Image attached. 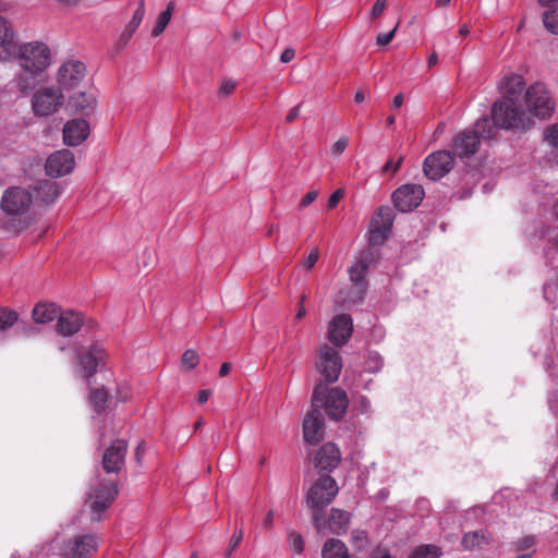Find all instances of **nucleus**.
<instances>
[{
    "mask_svg": "<svg viewBox=\"0 0 558 558\" xmlns=\"http://www.w3.org/2000/svg\"><path fill=\"white\" fill-rule=\"evenodd\" d=\"M524 87L525 80L520 74H509L500 82L502 99L492 108V120L496 126L522 132L534 125V120L519 105Z\"/></svg>",
    "mask_w": 558,
    "mask_h": 558,
    "instance_id": "f257e3e1",
    "label": "nucleus"
},
{
    "mask_svg": "<svg viewBox=\"0 0 558 558\" xmlns=\"http://www.w3.org/2000/svg\"><path fill=\"white\" fill-rule=\"evenodd\" d=\"M19 65L26 72L27 76L16 78L17 88L26 94L35 86V77L45 72L51 62V51L41 41H31L17 46L15 56Z\"/></svg>",
    "mask_w": 558,
    "mask_h": 558,
    "instance_id": "f03ea898",
    "label": "nucleus"
},
{
    "mask_svg": "<svg viewBox=\"0 0 558 558\" xmlns=\"http://www.w3.org/2000/svg\"><path fill=\"white\" fill-rule=\"evenodd\" d=\"M494 121L488 118L478 119L471 130H465L457 134L453 138L452 148L456 155L461 158L475 154L481 141H490L497 134Z\"/></svg>",
    "mask_w": 558,
    "mask_h": 558,
    "instance_id": "7ed1b4c3",
    "label": "nucleus"
},
{
    "mask_svg": "<svg viewBox=\"0 0 558 558\" xmlns=\"http://www.w3.org/2000/svg\"><path fill=\"white\" fill-rule=\"evenodd\" d=\"M523 100L524 112L539 120H547L553 117L556 110V101L548 86L543 82H535L525 88Z\"/></svg>",
    "mask_w": 558,
    "mask_h": 558,
    "instance_id": "20e7f679",
    "label": "nucleus"
},
{
    "mask_svg": "<svg viewBox=\"0 0 558 558\" xmlns=\"http://www.w3.org/2000/svg\"><path fill=\"white\" fill-rule=\"evenodd\" d=\"M347 393L339 388H329L324 384L316 385L313 398L312 408H323L327 415L335 421L342 418L348 409Z\"/></svg>",
    "mask_w": 558,
    "mask_h": 558,
    "instance_id": "39448f33",
    "label": "nucleus"
},
{
    "mask_svg": "<svg viewBox=\"0 0 558 558\" xmlns=\"http://www.w3.org/2000/svg\"><path fill=\"white\" fill-rule=\"evenodd\" d=\"M338 490L339 487L336 480L326 474L320 475V477L308 488L306 493V505L314 512V525L318 530L320 529V520L317 512L332 502Z\"/></svg>",
    "mask_w": 558,
    "mask_h": 558,
    "instance_id": "423d86ee",
    "label": "nucleus"
},
{
    "mask_svg": "<svg viewBox=\"0 0 558 558\" xmlns=\"http://www.w3.org/2000/svg\"><path fill=\"white\" fill-rule=\"evenodd\" d=\"M117 495L118 489L114 483L99 482L89 494L92 519L101 520L102 513L110 507Z\"/></svg>",
    "mask_w": 558,
    "mask_h": 558,
    "instance_id": "0eeeda50",
    "label": "nucleus"
},
{
    "mask_svg": "<svg viewBox=\"0 0 558 558\" xmlns=\"http://www.w3.org/2000/svg\"><path fill=\"white\" fill-rule=\"evenodd\" d=\"M424 189L420 184L408 183L398 187L392 194L395 207L401 213H409L420 206L424 198Z\"/></svg>",
    "mask_w": 558,
    "mask_h": 558,
    "instance_id": "6e6552de",
    "label": "nucleus"
},
{
    "mask_svg": "<svg viewBox=\"0 0 558 558\" xmlns=\"http://www.w3.org/2000/svg\"><path fill=\"white\" fill-rule=\"evenodd\" d=\"M33 202L32 194L22 187L8 189L1 199V207L8 215L20 216L28 211Z\"/></svg>",
    "mask_w": 558,
    "mask_h": 558,
    "instance_id": "1a4fd4ad",
    "label": "nucleus"
},
{
    "mask_svg": "<svg viewBox=\"0 0 558 558\" xmlns=\"http://www.w3.org/2000/svg\"><path fill=\"white\" fill-rule=\"evenodd\" d=\"M454 165V156L449 150H438L428 155L424 160V173L430 180L445 177Z\"/></svg>",
    "mask_w": 558,
    "mask_h": 558,
    "instance_id": "9d476101",
    "label": "nucleus"
},
{
    "mask_svg": "<svg viewBox=\"0 0 558 558\" xmlns=\"http://www.w3.org/2000/svg\"><path fill=\"white\" fill-rule=\"evenodd\" d=\"M317 368L327 381H337L342 369V361L338 351L327 344L323 345L319 350Z\"/></svg>",
    "mask_w": 558,
    "mask_h": 558,
    "instance_id": "9b49d317",
    "label": "nucleus"
},
{
    "mask_svg": "<svg viewBox=\"0 0 558 558\" xmlns=\"http://www.w3.org/2000/svg\"><path fill=\"white\" fill-rule=\"evenodd\" d=\"M106 356L104 347L97 342L93 343L86 352L78 354L77 364L88 384L98 368L105 365Z\"/></svg>",
    "mask_w": 558,
    "mask_h": 558,
    "instance_id": "f8f14e48",
    "label": "nucleus"
},
{
    "mask_svg": "<svg viewBox=\"0 0 558 558\" xmlns=\"http://www.w3.org/2000/svg\"><path fill=\"white\" fill-rule=\"evenodd\" d=\"M368 267L369 263L361 258L353 263L349 268V276L352 282V296H350V299L348 300L349 303L357 304L363 300V296L367 290V282L365 280V277L367 275Z\"/></svg>",
    "mask_w": 558,
    "mask_h": 558,
    "instance_id": "ddd939ff",
    "label": "nucleus"
},
{
    "mask_svg": "<svg viewBox=\"0 0 558 558\" xmlns=\"http://www.w3.org/2000/svg\"><path fill=\"white\" fill-rule=\"evenodd\" d=\"M62 101L63 95L59 89L45 88L34 95L33 109L35 114L47 117L56 112Z\"/></svg>",
    "mask_w": 558,
    "mask_h": 558,
    "instance_id": "4468645a",
    "label": "nucleus"
},
{
    "mask_svg": "<svg viewBox=\"0 0 558 558\" xmlns=\"http://www.w3.org/2000/svg\"><path fill=\"white\" fill-rule=\"evenodd\" d=\"M75 166L74 155L69 149L52 153L46 160V172L51 178H59L70 173Z\"/></svg>",
    "mask_w": 558,
    "mask_h": 558,
    "instance_id": "2eb2a0df",
    "label": "nucleus"
},
{
    "mask_svg": "<svg viewBox=\"0 0 558 558\" xmlns=\"http://www.w3.org/2000/svg\"><path fill=\"white\" fill-rule=\"evenodd\" d=\"M353 331L352 318L347 314L336 315L328 325V339L337 345L347 343Z\"/></svg>",
    "mask_w": 558,
    "mask_h": 558,
    "instance_id": "dca6fc26",
    "label": "nucleus"
},
{
    "mask_svg": "<svg viewBox=\"0 0 558 558\" xmlns=\"http://www.w3.org/2000/svg\"><path fill=\"white\" fill-rule=\"evenodd\" d=\"M325 434V420L320 410L312 408L303 421V437L306 444L316 445Z\"/></svg>",
    "mask_w": 558,
    "mask_h": 558,
    "instance_id": "f3484780",
    "label": "nucleus"
},
{
    "mask_svg": "<svg viewBox=\"0 0 558 558\" xmlns=\"http://www.w3.org/2000/svg\"><path fill=\"white\" fill-rule=\"evenodd\" d=\"M392 226V217L389 208H379L371 222L369 244L378 245L386 241Z\"/></svg>",
    "mask_w": 558,
    "mask_h": 558,
    "instance_id": "a211bd4d",
    "label": "nucleus"
},
{
    "mask_svg": "<svg viewBox=\"0 0 558 558\" xmlns=\"http://www.w3.org/2000/svg\"><path fill=\"white\" fill-rule=\"evenodd\" d=\"M86 66L81 61H68L58 71V83L65 89L75 88L85 77Z\"/></svg>",
    "mask_w": 558,
    "mask_h": 558,
    "instance_id": "6ab92c4d",
    "label": "nucleus"
},
{
    "mask_svg": "<svg viewBox=\"0 0 558 558\" xmlns=\"http://www.w3.org/2000/svg\"><path fill=\"white\" fill-rule=\"evenodd\" d=\"M340 460L341 453L339 448L332 442H327L316 453L315 468L318 473L331 472L338 466Z\"/></svg>",
    "mask_w": 558,
    "mask_h": 558,
    "instance_id": "aec40b11",
    "label": "nucleus"
},
{
    "mask_svg": "<svg viewBox=\"0 0 558 558\" xmlns=\"http://www.w3.org/2000/svg\"><path fill=\"white\" fill-rule=\"evenodd\" d=\"M126 442L124 440H116L106 449L102 458V466L106 472H119L124 464L126 453Z\"/></svg>",
    "mask_w": 558,
    "mask_h": 558,
    "instance_id": "412c9836",
    "label": "nucleus"
},
{
    "mask_svg": "<svg viewBox=\"0 0 558 558\" xmlns=\"http://www.w3.org/2000/svg\"><path fill=\"white\" fill-rule=\"evenodd\" d=\"M89 124L84 119H73L63 126V141L68 146H77L89 135Z\"/></svg>",
    "mask_w": 558,
    "mask_h": 558,
    "instance_id": "4be33fe9",
    "label": "nucleus"
},
{
    "mask_svg": "<svg viewBox=\"0 0 558 558\" xmlns=\"http://www.w3.org/2000/svg\"><path fill=\"white\" fill-rule=\"evenodd\" d=\"M97 549V541L93 535H83L69 542L64 555L73 558H87Z\"/></svg>",
    "mask_w": 558,
    "mask_h": 558,
    "instance_id": "5701e85b",
    "label": "nucleus"
},
{
    "mask_svg": "<svg viewBox=\"0 0 558 558\" xmlns=\"http://www.w3.org/2000/svg\"><path fill=\"white\" fill-rule=\"evenodd\" d=\"M83 326V317L80 313L66 311L60 314L57 330L60 335L69 337L76 333Z\"/></svg>",
    "mask_w": 558,
    "mask_h": 558,
    "instance_id": "b1692460",
    "label": "nucleus"
},
{
    "mask_svg": "<svg viewBox=\"0 0 558 558\" xmlns=\"http://www.w3.org/2000/svg\"><path fill=\"white\" fill-rule=\"evenodd\" d=\"M15 50L16 44L11 25L4 17L0 16V53L7 60L15 56Z\"/></svg>",
    "mask_w": 558,
    "mask_h": 558,
    "instance_id": "393cba45",
    "label": "nucleus"
},
{
    "mask_svg": "<svg viewBox=\"0 0 558 558\" xmlns=\"http://www.w3.org/2000/svg\"><path fill=\"white\" fill-rule=\"evenodd\" d=\"M35 191L38 199L46 205L52 204L60 195L59 184L52 180L39 181Z\"/></svg>",
    "mask_w": 558,
    "mask_h": 558,
    "instance_id": "a878e982",
    "label": "nucleus"
},
{
    "mask_svg": "<svg viewBox=\"0 0 558 558\" xmlns=\"http://www.w3.org/2000/svg\"><path fill=\"white\" fill-rule=\"evenodd\" d=\"M350 523V514L344 510L331 509L329 515V529L331 533L340 535L347 531Z\"/></svg>",
    "mask_w": 558,
    "mask_h": 558,
    "instance_id": "bb28decb",
    "label": "nucleus"
},
{
    "mask_svg": "<svg viewBox=\"0 0 558 558\" xmlns=\"http://www.w3.org/2000/svg\"><path fill=\"white\" fill-rule=\"evenodd\" d=\"M58 315V307L53 303H38L33 310V318L38 324L52 322Z\"/></svg>",
    "mask_w": 558,
    "mask_h": 558,
    "instance_id": "cd10ccee",
    "label": "nucleus"
},
{
    "mask_svg": "<svg viewBox=\"0 0 558 558\" xmlns=\"http://www.w3.org/2000/svg\"><path fill=\"white\" fill-rule=\"evenodd\" d=\"M489 543V536L484 531H474L465 533L462 537L461 545L464 550L481 549L483 545Z\"/></svg>",
    "mask_w": 558,
    "mask_h": 558,
    "instance_id": "c85d7f7f",
    "label": "nucleus"
},
{
    "mask_svg": "<svg viewBox=\"0 0 558 558\" xmlns=\"http://www.w3.org/2000/svg\"><path fill=\"white\" fill-rule=\"evenodd\" d=\"M70 104L77 111H93L95 98L92 94L77 93L71 97Z\"/></svg>",
    "mask_w": 558,
    "mask_h": 558,
    "instance_id": "c756f323",
    "label": "nucleus"
},
{
    "mask_svg": "<svg viewBox=\"0 0 558 558\" xmlns=\"http://www.w3.org/2000/svg\"><path fill=\"white\" fill-rule=\"evenodd\" d=\"M144 16H145V3H144V0H141L135 12L133 13L131 21L125 26L123 36H126L128 38H130L135 33V31L138 28L141 23L143 22Z\"/></svg>",
    "mask_w": 558,
    "mask_h": 558,
    "instance_id": "7c9ffc66",
    "label": "nucleus"
},
{
    "mask_svg": "<svg viewBox=\"0 0 558 558\" xmlns=\"http://www.w3.org/2000/svg\"><path fill=\"white\" fill-rule=\"evenodd\" d=\"M173 8L174 3L171 1L168 3L167 9L159 14L156 25L151 31L154 37L159 36L165 31L171 20Z\"/></svg>",
    "mask_w": 558,
    "mask_h": 558,
    "instance_id": "2f4dec72",
    "label": "nucleus"
},
{
    "mask_svg": "<svg viewBox=\"0 0 558 558\" xmlns=\"http://www.w3.org/2000/svg\"><path fill=\"white\" fill-rule=\"evenodd\" d=\"M108 400V393L104 387L96 388L89 392V402L97 412H101L106 409Z\"/></svg>",
    "mask_w": 558,
    "mask_h": 558,
    "instance_id": "473e14b6",
    "label": "nucleus"
},
{
    "mask_svg": "<svg viewBox=\"0 0 558 558\" xmlns=\"http://www.w3.org/2000/svg\"><path fill=\"white\" fill-rule=\"evenodd\" d=\"M441 551L435 545H424L416 548L410 558H440Z\"/></svg>",
    "mask_w": 558,
    "mask_h": 558,
    "instance_id": "72a5a7b5",
    "label": "nucleus"
},
{
    "mask_svg": "<svg viewBox=\"0 0 558 558\" xmlns=\"http://www.w3.org/2000/svg\"><path fill=\"white\" fill-rule=\"evenodd\" d=\"M17 322V313L8 307H0V331H4Z\"/></svg>",
    "mask_w": 558,
    "mask_h": 558,
    "instance_id": "f704fd0d",
    "label": "nucleus"
},
{
    "mask_svg": "<svg viewBox=\"0 0 558 558\" xmlns=\"http://www.w3.org/2000/svg\"><path fill=\"white\" fill-rule=\"evenodd\" d=\"M543 23L548 32L558 35V9L546 11L543 14Z\"/></svg>",
    "mask_w": 558,
    "mask_h": 558,
    "instance_id": "c9c22d12",
    "label": "nucleus"
},
{
    "mask_svg": "<svg viewBox=\"0 0 558 558\" xmlns=\"http://www.w3.org/2000/svg\"><path fill=\"white\" fill-rule=\"evenodd\" d=\"M384 365L381 356L377 352H369L365 361V369L369 373H377Z\"/></svg>",
    "mask_w": 558,
    "mask_h": 558,
    "instance_id": "e433bc0d",
    "label": "nucleus"
},
{
    "mask_svg": "<svg viewBox=\"0 0 558 558\" xmlns=\"http://www.w3.org/2000/svg\"><path fill=\"white\" fill-rule=\"evenodd\" d=\"M288 543L290 546V549L295 554H302L304 550V541L300 533H296L294 531L289 532L288 534Z\"/></svg>",
    "mask_w": 558,
    "mask_h": 558,
    "instance_id": "4c0bfd02",
    "label": "nucleus"
},
{
    "mask_svg": "<svg viewBox=\"0 0 558 558\" xmlns=\"http://www.w3.org/2000/svg\"><path fill=\"white\" fill-rule=\"evenodd\" d=\"M181 362L182 366L190 371L197 366L199 356L195 350L189 349L183 353Z\"/></svg>",
    "mask_w": 558,
    "mask_h": 558,
    "instance_id": "58836bf2",
    "label": "nucleus"
},
{
    "mask_svg": "<svg viewBox=\"0 0 558 558\" xmlns=\"http://www.w3.org/2000/svg\"><path fill=\"white\" fill-rule=\"evenodd\" d=\"M352 544L356 550H364L368 544V536L365 531L355 530L352 532Z\"/></svg>",
    "mask_w": 558,
    "mask_h": 558,
    "instance_id": "ea45409f",
    "label": "nucleus"
},
{
    "mask_svg": "<svg viewBox=\"0 0 558 558\" xmlns=\"http://www.w3.org/2000/svg\"><path fill=\"white\" fill-rule=\"evenodd\" d=\"M544 141L548 145L558 148V123L551 124L545 129Z\"/></svg>",
    "mask_w": 558,
    "mask_h": 558,
    "instance_id": "a19ab883",
    "label": "nucleus"
},
{
    "mask_svg": "<svg viewBox=\"0 0 558 558\" xmlns=\"http://www.w3.org/2000/svg\"><path fill=\"white\" fill-rule=\"evenodd\" d=\"M398 26H399V23L390 32L378 34L377 37H376L377 45L386 46V45L390 44L391 40L393 39L395 35H396Z\"/></svg>",
    "mask_w": 558,
    "mask_h": 558,
    "instance_id": "79ce46f5",
    "label": "nucleus"
},
{
    "mask_svg": "<svg viewBox=\"0 0 558 558\" xmlns=\"http://www.w3.org/2000/svg\"><path fill=\"white\" fill-rule=\"evenodd\" d=\"M402 161H403V157H402V156L398 157V159H397V160H395V159H392V158H391V159H389V160L385 163V166H384V168H383L384 172H386V173H392V174H393V173H396V172L400 169V167H401V165H402Z\"/></svg>",
    "mask_w": 558,
    "mask_h": 558,
    "instance_id": "37998d69",
    "label": "nucleus"
},
{
    "mask_svg": "<svg viewBox=\"0 0 558 558\" xmlns=\"http://www.w3.org/2000/svg\"><path fill=\"white\" fill-rule=\"evenodd\" d=\"M242 539H243V531L242 530L235 531L230 539L229 548L226 551L227 557H229L232 554V551L240 545Z\"/></svg>",
    "mask_w": 558,
    "mask_h": 558,
    "instance_id": "c03bdc74",
    "label": "nucleus"
},
{
    "mask_svg": "<svg viewBox=\"0 0 558 558\" xmlns=\"http://www.w3.org/2000/svg\"><path fill=\"white\" fill-rule=\"evenodd\" d=\"M319 258V250L313 248L308 256L303 260L302 265L305 269H312Z\"/></svg>",
    "mask_w": 558,
    "mask_h": 558,
    "instance_id": "a18cd8bd",
    "label": "nucleus"
},
{
    "mask_svg": "<svg viewBox=\"0 0 558 558\" xmlns=\"http://www.w3.org/2000/svg\"><path fill=\"white\" fill-rule=\"evenodd\" d=\"M349 140L345 136H341L331 147V153L335 156H340L348 147Z\"/></svg>",
    "mask_w": 558,
    "mask_h": 558,
    "instance_id": "49530a36",
    "label": "nucleus"
},
{
    "mask_svg": "<svg viewBox=\"0 0 558 558\" xmlns=\"http://www.w3.org/2000/svg\"><path fill=\"white\" fill-rule=\"evenodd\" d=\"M317 196H318V191H316V190L308 191L304 195V197L301 199V202L299 204V209H304L305 207L311 205L313 202L316 201Z\"/></svg>",
    "mask_w": 558,
    "mask_h": 558,
    "instance_id": "de8ad7c7",
    "label": "nucleus"
},
{
    "mask_svg": "<svg viewBox=\"0 0 558 558\" xmlns=\"http://www.w3.org/2000/svg\"><path fill=\"white\" fill-rule=\"evenodd\" d=\"M387 7V0H376V2L374 3L373 8H372V11H371V16L373 20L379 17L383 12L385 11Z\"/></svg>",
    "mask_w": 558,
    "mask_h": 558,
    "instance_id": "09e8293b",
    "label": "nucleus"
},
{
    "mask_svg": "<svg viewBox=\"0 0 558 558\" xmlns=\"http://www.w3.org/2000/svg\"><path fill=\"white\" fill-rule=\"evenodd\" d=\"M344 193L342 189H337L330 196L327 203L328 209L335 208L340 199L343 197Z\"/></svg>",
    "mask_w": 558,
    "mask_h": 558,
    "instance_id": "8fccbe9b",
    "label": "nucleus"
},
{
    "mask_svg": "<svg viewBox=\"0 0 558 558\" xmlns=\"http://www.w3.org/2000/svg\"><path fill=\"white\" fill-rule=\"evenodd\" d=\"M368 558H391L389 550L386 547H375Z\"/></svg>",
    "mask_w": 558,
    "mask_h": 558,
    "instance_id": "3c124183",
    "label": "nucleus"
},
{
    "mask_svg": "<svg viewBox=\"0 0 558 558\" xmlns=\"http://www.w3.org/2000/svg\"><path fill=\"white\" fill-rule=\"evenodd\" d=\"M535 544V539L533 536H525L518 543V549L522 550H534L533 546Z\"/></svg>",
    "mask_w": 558,
    "mask_h": 558,
    "instance_id": "603ef678",
    "label": "nucleus"
},
{
    "mask_svg": "<svg viewBox=\"0 0 558 558\" xmlns=\"http://www.w3.org/2000/svg\"><path fill=\"white\" fill-rule=\"evenodd\" d=\"M235 89V82L232 80H226L222 82L219 93L221 95H230Z\"/></svg>",
    "mask_w": 558,
    "mask_h": 558,
    "instance_id": "864d4df0",
    "label": "nucleus"
},
{
    "mask_svg": "<svg viewBox=\"0 0 558 558\" xmlns=\"http://www.w3.org/2000/svg\"><path fill=\"white\" fill-rule=\"evenodd\" d=\"M274 519H275V512H274V510H269L263 520V523H262L263 527L265 530H270L274 525Z\"/></svg>",
    "mask_w": 558,
    "mask_h": 558,
    "instance_id": "5fc2aeb1",
    "label": "nucleus"
},
{
    "mask_svg": "<svg viewBox=\"0 0 558 558\" xmlns=\"http://www.w3.org/2000/svg\"><path fill=\"white\" fill-rule=\"evenodd\" d=\"M294 56H295V51H294V49H292V48H287V49H284V50L282 51V53H281V56H280V61H281L282 63H288V62H290V61H292V60H293Z\"/></svg>",
    "mask_w": 558,
    "mask_h": 558,
    "instance_id": "6e6d98bb",
    "label": "nucleus"
},
{
    "mask_svg": "<svg viewBox=\"0 0 558 558\" xmlns=\"http://www.w3.org/2000/svg\"><path fill=\"white\" fill-rule=\"evenodd\" d=\"M301 105L295 106L290 110V112L286 117V123H292L300 116Z\"/></svg>",
    "mask_w": 558,
    "mask_h": 558,
    "instance_id": "4d7b16f0",
    "label": "nucleus"
},
{
    "mask_svg": "<svg viewBox=\"0 0 558 558\" xmlns=\"http://www.w3.org/2000/svg\"><path fill=\"white\" fill-rule=\"evenodd\" d=\"M210 395H211V391L208 389L199 390L196 395V400L198 403L203 404L208 401Z\"/></svg>",
    "mask_w": 558,
    "mask_h": 558,
    "instance_id": "13d9d810",
    "label": "nucleus"
},
{
    "mask_svg": "<svg viewBox=\"0 0 558 558\" xmlns=\"http://www.w3.org/2000/svg\"><path fill=\"white\" fill-rule=\"evenodd\" d=\"M359 407L362 413H366L371 409V402L366 397L361 396L359 399Z\"/></svg>",
    "mask_w": 558,
    "mask_h": 558,
    "instance_id": "bf43d9fd",
    "label": "nucleus"
},
{
    "mask_svg": "<svg viewBox=\"0 0 558 558\" xmlns=\"http://www.w3.org/2000/svg\"><path fill=\"white\" fill-rule=\"evenodd\" d=\"M304 301H305V295H302L301 299H300L299 310H298L296 315H295L296 319H302L305 316V314H306V310H305V306H304Z\"/></svg>",
    "mask_w": 558,
    "mask_h": 558,
    "instance_id": "052dcab7",
    "label": "nucleus"
},
{
    "mask_svg": "<svg viewBox=\"0 0 558 558\" xmlns=\"http://www.w3.org/2000/svg\"><path fill=\"white\" fill-rule=\"evenodd\" d=\"M403 104V96L401 94H398L393 97V100H392V107L395 109H399Z\"/></svg>",
    "mask_w": 558,
    "mask_h": 558,
    "instance_id": "680f3d73",
    "label": "nucleus"
},
{
    "mask_svg": "<svg viewBox=\"0 0 558 558\" xmlns=\"http://www.w3.org/2000/svg\"><path fill=\"white\" fill-rule=\"evenodd\" d=\"M438 62V56L436 52H433L428 59H427V64H428V68H433L437 64Z\"/></svg>",
    "mask_w": 558,
    "mask_h": 558,
    "instance_id": "e2e57ef3",
    "label": "nucleus"
},
{
    "mask_svg": "<svg viewBox=\"0 0 558 558\" xmlns=\"http://www.w3.org/2000/svg\"><path fill=\"white\" fill-rule=\"evenodd\" d=\"M231 369V364L230 363H223L219 369V375L220 376H226Z\"/></svg>",
    "mask_w": 558,
    "mask_h": 558,
    "instance_id": "0e129e2a",
    "label": "nucleus"
},
{
    "mask_svg": "<svg viewBox=\"0 0 558 558\" xmlns=\"http://www.w3.org/2000/svg\"><path fill=\"white\" fill-rule=\"evenodd\" d=\"M365 100V94L363 90H357L354 95V101L361 104Z\"/></svg>",
    "mask_w": 558,
    "mask_h": 558,
    "instance_id": "69168bd1",
    "label": "nucleus"
},
{
    "mask_svg": "<svg viewBox=\"0 0 558 558\" xmlns=\"http://www.w3.org/2000/svg\"><path fill=\"white\" fill-rule=\"evenodd\" d=\"M554 289V287L549 283L545 284L543 288L544 296L547 299L549 292Z\"/></svg>",
    "mask_w": 558,
    "mask_h": 558,
    "instance_id": "338daca9",
    "label": "nucleus"
},
{
    "mask_svg": "<svg viewBox=\"0 0 558 558\" xmlns=\"http://www.w3.org/2000/svg\"><path fill=\"white\" fill-rule=\"evenodd\" d=\"M459 34H460L461 36H466V35H469V34H470V29H469V27H468L466 25H462V26L460 27V29H459Z\"/></svg>",
    "mask_w": 558,
    "mask_h": 558,
    "instance_id": "774afa93",
    "label": "nucleus"
}]
</instances>
